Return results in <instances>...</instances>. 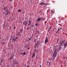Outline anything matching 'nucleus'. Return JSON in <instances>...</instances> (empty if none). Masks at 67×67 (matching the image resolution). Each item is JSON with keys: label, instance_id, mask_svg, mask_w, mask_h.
Instances as JSON below:
<instances>
[{"label": "nucleus", "instance_id": "obj_1", "mask_svg": "<svg viewBox=\"0 0 67 67\" xmlns=\"http://www.w3.org/2000/svg\"><path fill=\"white\" fill-rule=\"evenodd\" d=\"M43 17H41V18H38L37 20V22H40V21H41V20H43Z\"/></svg>", "mask_w": 67, "mask_h": 67}, {"label": "nucleus", "instance_id": "obj_2", "mask_svg": "<svg viewBox=\"0 0 67 67\" xmlns=\"http://www.w3.org/2000/svg\"><path fill=\"white\" fill-rule=\"evenodd\" d=\"M65 41L64 40L62 41H61V42L60 43V45H61V46H63V44L65 43Z\"/></svg>", "mask_w": 67, "mask_h": 67}, {"label": "nucleus", "instance_id": "obj_3", "mask_svg": "<svg viewBox=\"0 0 67 67\" xmlns=\"http://www.w3.org/2000/svg\"><path fill=\"white\" fill-rule=\"evenodd\" d=\"M63 46H64V47L65 48L66 47H67V43L66 42L65 43H64L63 44Z\"/></svg>", "mask_w": 67, "mask_h": 67}, {"label": "nucleus", "instance_id": "obj_4", "mask_svg": "<svg viewBox=\"0 0 67 67\" xmlns=\"http://www.w3.org/2000/svg\"><path fill=\"white\" fill-rule=\"evenodd\" d=\"M27 22H28V21H24L23 22V23L24 25H27Z\"/></svg>", "mask_w": 67, "mask_h": 67}, {"label": "nucleus", "instance_id": "obj_5", "mask_svg": "<svg viewBox=\"0 0 67 67\" xmlns=\"http://www.w3.org/2000/svg\"><path fill=\"white\" fill-rule=\"evenodd\" d=\"M29 24L28 25H27L29 26V25H31V24L32 23V20H29Z\"/></svg>", "mask_w": 67, "mask_h": 67}, {"label": "nucleus", "instance_id": "obj_6", "mask_svg": "<svg viewBox=\"0 0 67 67\" xmlns=\"http://www.w3.org/2000/svg\"><path fill=\"white\" fill-rule=\"evenodd\" d=\"M48 41V39L47 38H46L45 40V42L44 43L45 44V43H46Z\"/></svg>", "mask_w": 67, "mask_h": 67}, {"label": "nucleus", "instance_id": "obj_7", "mask_svg": "<svg viewBox=\"0 0 67 67\" xmlns=\"http://www.w3.org/2000/svg\"><path fill=\"white\" fill-rule=\"evenodd\" d=\"M52 26H51L49 27V28L48 30V32H49L50 30H51V29H52Z\"/></svg>", "mask_w": 67, "mask_h": 67}, {"label": "nucleus", "instance_id": "obj_8", "mask_svg": "<svg viewBox=\"0 0 67 67\" xmlns=\"http://www.w3.org/2000/svg\"><path fill=\"white\" fill-rule=\"evenodd\" d=\"M34 57H35V52H34V53L33 54V55L32 57V58H34Z\"/></svg>", "mask_w": 67, "mask_h": 67}, {"label": "nucleus", "instance_id": "obj_9", "mask_svg": "<svg viewBox=\"0 0 67 67\" xmlns=\"http://www.w3.org/2000/svg\"><path fill=\"white\" fill-rule=\"evenodd\" d=\"M12 41H14L15 42L16 41V40L15 39V38L14 37H13V39H12Z\"/></svg>", "mask_w": 67, "mask_h": 67}, {"label": "nucleus", "instance_id": "obj_10", "mask_svg": "<svg viewBox=\"0 0 67 67\" xmlns=\"http://www.w3.org/2000/svg\"><path fill=\"white\" fill-rule=\"evenodd\" d=\"M55 55H57V53H56V50H55V51H54V53L53 54V56H54Z\"/></svg>", "mask_w": 67, "mask_h": 67}, {"label": "nucleus", "instance_id": "obj_11", "mask_svg": "<svg viewBox=\"0 0 67 67\" xmlns=\"http://www.w3.org/2000/svg\"><path fill=\"white\" fill-rule=\"evenodd\" d=\"M7 9V7H4L3 8V10H4L5 11H6V10H6V9Z\"/></svg>", "mask_w": 67, "mask_h": 67}, {"label": "nucleus", "instance_id": "obj_12", "mask_svg": "<svg viewBox=\"0 0 67 67\" xmlns=\"http://www.w3.org/2000/svg\"><path fill=\"white\" fill-rule=\"evenodd\" d=\"M40 5H45L46 4L44 3L43 2H42L40 4Z\"/></svg>", "mask_w": 67, "mask_h": 67}, {"label": "nucleus", "instance_id": "obj_13", "mask_svg": "<svg viewBox=\"0 0 67 67\" xmlns=\"http://www.w3.org/2000/svg\"><path fill=\"white\" fill-rule=\"evenodd\" d=\"M60 30V29H58L57 31V32H56V33L57 34V33H59V31Z\"/></svg>", "mask_w": 67, "mask_h": 67}, {"label": "nucleus", "instance_id": "obj_14", "mask_svg": "<svg viewBox=\"0 0 67 67\" xmlns=\"http://www.w3.org/2000/svg\"><path fill=\"white\" fill-rule=\"evenodd\" d=\"M36 32L37 33V34H38V35L39 34V31L38 30H37L36 31Z\"/></svg>", "mask_w": 67, "mask_h": 67}, {"label": "nucleus", "instance_id": "obj_15", "mask_svg": "<svg viewBox=\"0 0 67 67\" xmlns=\"http://www.w3.org/2000/svg\"><path fill=\"white\" fill-rule=\"evenodd\" d=\"M18 64V61H15L14 62V64Z\"/></svg>", "mask_w": 67, "mask_h": 67}, {"label": "nucleus", "instance_id": "obj_16", "mask_svg": "<svg viewBox=\"0 0 67 67\" xmlns=\"http://www.w3.org/2000/svg\"><path fill=\"white\" fill-rule=\"evenodd\" d=\"M31 38H32L31 37L30 38L28 39V40H27V42H29L31 40Z\"/></svg>", "mask_w": 67, "mask_h": 67}, {"label": "nucleus", "instance_id": "obj_17", "mask_svg": "<svg viewBox=\"0 0 67 67\" xmlns=\"http://www.w3.org/2000/svg\"><path fill=\"white\" fill-rule=\"evenodd\" d=\"M26 54V53H25V52H24L23 53H22V55H25Z\"/></svg>", "mask_w": 67, "mask_h": 67}, {"label": "nucleus", "instance_id": "obj_18", "mask_svg": "<svg viewBox=\"0 0 67 67\" xmlns=\"http://www.w3.org/2000/svg\"><path fill=\"white\" fill-rule=\"evenodd\" d=\"M34 26V25H31V26H30L29 29H32L31 26Z\"/></svg>", "mask_w": 67, "mask_h": 67}, {"label": "nucleus", "instance_id": "obj_19", "mask_svg": "<svg viewBox=\"0 0 67 67\" xmlns=\"http://www.w3.org/2000/svg\"><path fill=\"white\" fill-rule=\"evenodd\" d=\"M37 43H36V44H37V45H38V44H40V42H39V41H37Z\"/></svg>", "mask_w": 67, "mask_h": 67}, {"label": "nucleus", "instance_id": "obj_20", "mask_svg": "<svg viewBox=\"0 0 67 67\" xmlns=\"http://www.w3.org/2000/svg\"><path fill=\"white\" fill-rule=\"evenodd\" d=\"M10 14V13H9V12H8V13H6V14H5V15H8V14Z\"/></svg>", "mask_w": 67, "mask_h": 67}, {"label": "nucleus", "instance_id": "obj_21", "mask_svg": "<svg viewBox=\"0 0 67 67\" xmlns=\"http://www.w3.org/2000/svg\"><path fill=\"white\" fill-rule=\"evenodd\" d=\"M63 46H61V45H60V47H59V50H60L61 49V48H62V47Z\"/></svg>", "mask_w": 67, "mask_h": 67}, {"label": "nucleus", "instance_id": "obj_22", "mask_svg": "<svg viewBox=\"0 0 67 67\" xmlns=\"http://www.w3.org/2000/svg\"><path fill=\"white\" fill-rule=\"evenodd\" d=\"M23 29H21L20 30V32H23Z\"/></svg>", "mask_w": 67, "mask_h": 67}, {"label": "nucleus", "instance_id": "obj_23", "mask_svg": "<svg viewBox=\"0 0 67 67\" xmlns=\"http://www.w3.org/2000/svg\"><path fill=\"white\" fill-rule=\"evenodd\" d=\"M21 10H20V9H19L18 10V13L19 12H21Z\"/></svg>", "mask_w": 67, "mask_h": 67}, {"label": "nucleus", "instance_id": "obj_24", "mask_svg": "<svg viewBox=\"0 0 67 67\" xmlns=\"http://www.w3.org/2000/svg\"><path fill=\"white\" fill-rule=\"evenodd\" d=\"M56 56H57L56 55H56H54L53 56V57H56Z\"/></svg>", "mask_w": 67, "mask_h": 67}, {"label": "nucleus", "instance_id": "obj_25", "mask_svg": "<svg viewBox=\"0 0 67 67\" xmlns=\"http://www.w3.org/2000/svg\"><path fill=\"white\" fill-rule=\"evenodd\" d=\"M5 11H7L6 12V13H8L9 12V11L8 10H5Z\"/></svg>", "mask_w": 67, "mask_h": 67}, {"label": "nucleus", "instance_id": "obj_26", "mask_svg": "<svg viewBox=\"0 0 67 67\" xmlns=\"http://www.w3.org/2000/svg\"><path fill=\"white\" fill-rule=\"evenodd\" d=\"M14 55H11V57H12L13 58V57H14Z\"/></svg>", "mask_w": 67, "mask_h": 67}, {"label": "nucleus", "instance_id": "obj_27", "mask_svg": "<svg viewBox=\"0 0 67 67\" xmlns=\"http://www.w3.org/2000/svg\"><path fill=\"white\" fill-rule=\"evenodd\" d=\"M12 58H13L12 57H10V58L9 59H12Z\"/></svg>", "mask_w": 67, "mask_h": 67}, {"label": "nucleus", "instance_id": "obj_28", "mask_svg": "<svg viewBox=\"0 0 67 67\" xmlns=\"http://www.w3.org/2000/svg\"><path fill=\"white\" fill-rule=\"evenodd\" d=\"M37 44H36L35 46V48H36V46H37Z\"/></svg>", "mask_w": 67, "mask_h": 67}, {"label": "nucleus", "instance_id": "obj_29", "mask_svg": "<svg viewBox=\"0 0 67 67\" xmlns=\"http://www.w3.org/2000/svg\"><path fill=\"white\" fill-rule=\"evenodd\" d=\"M35 25L36 26H37L38 24H36Z\"/></svg>", "mask_w": 67, "mask_h": 67}, {"label": "nucleus", "instance_id": "obj_30", "mask_svg": "<svg viewBox=\"0 0 67 67\" xmlns=\"http://www.w3.org/2000/svg\"><path fill=\"white\" fill-rule=\"evenodd\" d=\"M3 60H2L1 61V63H2V62H3Z\"/></svg>", "mask_w": 67, "mask_h": 67}, {"label": "nucleus", "instance_id": "obj_31", "mask_svg": "<svg viewBox=\"0 0 67 67\" xmlns=\"http://www.w3.org/2000/svg\"><path fill=\"white\" fill-rule=\"evenodd\" d=\"M27 30H29V27H28L27 28Z\"/></svg>", "mask_w": 67, "mask_h": 67}, {"label": "nucleus", "instance_id": "obj_32", "mask_svg": "<svg viewBox=\"0 0 67 67\" xmlns=\"http://www.w3.org/2000/svg\"><path fill=\"white\" fill-rule=\"evenodd\" d=\"M27 49H28V50H29V49H30V48H29L28 47V48H27Z\"/></svg>", "mask_w": 67, "mask_h": 67}, {"label": "nucleus", "instance_id": "obj_33", "mask_svg": "<svg viewBox=\"0 0 67 67\" xmlns=\"http://www.w3.org/2000/svg\"><path fill=\"white\" fill-rule=\"evenodd\" d=\"M34 51H35V52H36L37 51H36V49H35V50H34Z\"/></svg>", "mask_w": 67, "mask_h": 67}, {"label": "nucleus", "instance_id": "obj_34", "mask_svg": "<svg viewBox=\"0 0 67 67\" xmlns=\"http://www.w3.org/2000/svg\"><path fill=\"white\" fill-rule=\"evenodd\" d=\"M21 35V34H18V35Z\"/></svg>", "mask_w": 67, "mask_h": 67}, {"label": "nucleus", "instance_id": "obj_35", "mask_svg": "<svg viewBox=\"0 0 67 67\" xmlns=\"http://www.w3.org/2000/svg\"><path fill=\"white\" fill-rule=\"evenodd\" d=\"M14 29H16V27H14Z\"/></svg>", "mask_w": 67, "mask_h": 67}, {"label": "nucleus", "instance_id": "obj_36", "mask_svg": "<svg viewBox=\"0 0 67 67\" xmlns=\"http://www.w3.org/2000/svg\"><path fill=\"white\" fill-rule=\"evenodd\" d=\"M55 59V57H53V59Z\"/></svg>", "mask_w": 67, "mask_h": 67}, {"label": "nucleus", "instance_id": "obj_37", "mask_svg": "<svg viewBox=\"0 0 67 67\" xmlns=\"http://www.w3.org/2000/svg\"><path fill=\"white\" fill-rule=\"evenodd\" d=\"M28 46H29L26 45L25 46V48H26V47H27Z\"/></svg>", "mask_w": 67, "mask_h": 67}, {"label": "nucleus", "instance_id": "obj_38", "mask_svg": "<svg viewBox=\"0 0 67 67\" xmlns=\"http://www.w3.org/2000/svg\"><path fill=\"white\" fill-rule=\"evenodd\" d=\"M48 11H49V10H47V13L48 12Z\"/></svg>", "mask_w": 67, "mask_h": 67}, {"label": "nucleus", "instance_id": "obj_39", "mask_svg": "<svg viewBox=\"0 0 67 67\" xmlns=\"http://www.w3.org/2000/svg\"><path fill=\"white\" fill-rule=\"evenodd\" d=\"M30 56H31V54H32V53H30Z\"/></svg>", "mask_w": 67, "mask_h": 67}, {"label": "nucleus", "instance_id": "obj_40", "mask_svg": "<svg viewBox=\"0 0 67 67\" xmlns=\"http://www.w3.org/2000/svg\"><path fill=\"white\" fill-rule=\"evenodd\" d=\"M11 27H10L9 28V30H11Z\"/></svg>", "mask_w": 67, "mask_h": 67}, {"label": "nucleus", "instance_id": "obj_41", "mask_svg": "<svg viewBox=\"0 0 67 67\" xmlns=\"http://www.w3.org/2000/svg\"><path fill=\"white\" fill-rule=\"evenodd\" d=\"M9 1H12V0H8Z\"/></svg>", "mask_w": 67, "mask_h": 67}, {"label": "nucleus", "instance_id": "obj_42", "mask_svg": "<svg viewBox=\"0 0 67 67\" xmlns=\"http://www.w3.org/2000/svg\"><path fill=\"white\" fill-rule=\"evenodd\" d=\"M17 38H18V37H16V38H15L16 40V39H17Z\"/></svg>", "mask_w": 67, "mask_h": 67}, {"label": "nucleus", "instance_id": "obj_43", "mask_svg": "<svg viewBox=\"0 0 67 67\" xmlns=\"http://www.w3.org/2000/svg\"><path fill=\"white\" fill-rule=\"evenodd\" d=\"M40 67H42V65H40Z\"/></svg>", "mask_w": 67, "mask_h": 67}, {"label": "nucleus", "instance_id": "obj_44", "mask_svg": "<svg viewBox=\"0 0 67 67\" xmlns=\"http://www.w3.org/2000/svg\"><path fill=\"white\" fill-rule=\"evenodd\" d=\"M57 41H59V40H58V39L57 40Z\"/></svg>", "mask_w": 67, "mask_h": 67}, {"label": "nucleus", "instance_id": "obj_45", "mask_svg": "<svg viewBox=\"0 0 67 67\" xmlns=\"http://www.w3.org/2000/svg\"><path fill=\"white\" fill-rule=\"evenodd\" d=\"M20 54H21L22 55V53H20Z\"/></svg>", "mask_w": 67, "mask_h": 67}, {"label": "nucleus", "instance_id": "obj_46", "mask_svg": "<svg viewBox=\"0 0 67 67\" xmlns=\"http://www.w3.org/2000/svg\"><path fill=\"white\" fill-rule=\"evenodd\" d=\"M35 42H36V40H35Z\"/></svg>", "mask_w": 67, "mask_h": 67}, {"label": "nucleus", "instance_id": "obj_47", "mask_svg": "<svg viewBox=\"0 0 67 67\" xmlns=\"http://www.w3.org/2000/svg\"><path fill=\"white\" fill-rule=\"evenodd\" d=\"M51 64V62H49V64Z\"/></svg>", "mask_w": 67, "mask_h": 67}, {"label": "nucleus", "instance_id": "obj_48", "mask_svg": "<svg viewBox=\"0 0 67 67\" xmlns=\"http://www.w3.org/2000/svg\"><path fill=\"white\" fill-rule=\"evenodd\" d=\"M7 26H8L7 25H6L5 26V27H7Z\"/></svg>", "mask_w": 67, "mask_h": 67}, {"label": "nucleus", "instance_id": "obj_49", "mask_svg": "<svg viewBox=\"0 0 67 67\" xmlns=\"http://www.w3.org/2000/svg\"><path fill=\"white\" fill-rule=\"evenodd\" d=\"M51 11L52 12H53V10H51Z\"/></svg>", "mask_w": 67, "mask_h": 67}, {"label": "nucleus", "instance_id": "obj_50", "mask_svg": "<svg viewBox=\"0 0 67 67\" xmlns=\"http://www.w3.org/2000/svg\"><path fill=\"white\" fill-rule=\"evenodd\" d=\"M57 43H58V41H57Z\"/></svg>", "mask_w": 67, "mask_h": 67}, {"label": "nucleus", "instance_id": "obj_51", "mask_svg": "<svg viewBox=\"0 0 67 67\" xmlns=\"http://www.w3.org/2000/svg\"><path fill=\"white\" fill-rule=\"evenodd\" d=\"M27 67H29V65L27 66Z\"/></svg>", "mask_w": 67, "mask_h": 67}, {"label": "nucleus", "instance_id": "obj_52", "mask_svg": "<svg viewBox=\"0 0 67 67\" xmlns=\"http://www.w3.org/2000/svg\"><path fill=\"white\" fill-rule=\"evenodd\" d=\"M3 44H5V42H3Z\"/></svg>", "mask_w": 67, "mask_h": 67}, {"label": "nucleus", "instance_id": "obj_53", "mask_svg": "<svg viewBox=\"0 0 67 67\" xmlns=\"http://www.w3.org/2000/svg\"><path fill=\"white\" fill-rule=\"evenodd\" d=\"M47 63L48 64V61L47 62Z\"/></svg>", "mask_w": 67, "mask_h": 67}, {"label": "nucleus", "instance_id": "obj_54", "mask_svg": "<svg viewBox=\"0 0 67 67\" xmlns=\"http://www.w3.org/2000/svg\"><path fill=\"white\" fill-rule=\"evenodd\" d=\"M20 32H18V34H20Z\"/></svg>", "mask_w": 67, "mask_h": 67}, {"label": "nucleus", "instance_id": "obj_55", "mask_svg": "<svg viewBox=\"0 0 67 67\" xmlns=\"http://www.w3.org/2000/svg\"><path fill=\"white\" fill-rule=\"evenodd\" d=\"M36 52H38V51H36Z\"/></svg>", "mask_w": 67, "mask_h": 67}, {"label": "nucleus", "instance_id": "obj_56", "mask_svg": "<svg viewBox=\"0 0 67 67\" xmlns=\"http://www.w3.org/2000/svg\"><path fill=\"white\" fill-rule=\"evenodd\" d=\"M60 29L61 30H62V28H61Z\"/></svg>", "mask_w": 67, "mask_h": 67}, {"label": "nucleus", "instance_id": "obj_57", "mask_svg": "<svg viewBox=\"0 0 67 67\" xmlns=\"http://www.w3.org/2000/svg\"><path fill=\"white\" fill-rule=\"evenodd\" d=\"M46 38H47V37H46Z\"/></svg>", "mask_w": 67, "mask_h": 67}, {"label": "nucleus", "instance_id": "obj_58", "mask_svg": "<svg viewBox=\"0 0 67 67\" xmlns=\"http://www.w3.org/2000/svg\"><path fill=\"white\" fill-rule=\"evenodd\" d=\"M4 13H5V12H4Z\"/></svg>", "mask_w": 67, "mask_h": 67}, {"label": "nucleus", "instance_id": "obj_59", "mask_svg": "<svg viewBox=\"0 0 67 67\" xmlns=\"http://www.w3.org/2000/svg\"><path fill=\"white\" fill-rule=\"evenodd\" d=\"M53 31H54V29H53Z\"/></svg>", "mask_w": 67, "mask_h": 67}, {"label": "nucleus", "instance_id": "obj_60", "mask_svg": "<svg viewBox=\"0 0 67 67\" xmlns=\"http://www.w3.org/2000/svg\"><path fill=\"white\" fill-rule=\"evenodd\" d=\"M41 12V11H40V12Z\"/></svg>", "mask_w": 67, "mask_h": 67}, {"label": "nucleus", "instance_id": "obj_61", "mask_svg": "<svg viewBox=\"0 0 67 67\" xmlns=\"http://www.w3.org/2000/svg\"><path fill=\"white\" fill-rule=\"evenodd\" d=\"M20 32H21V33H22V31H20Z\"/></svg>", "mask_w": 67, "mask_h": 67}, {"label": "nucleus", "instance_id": "obj_62", "mask_svg": "<svg viewBox=\"0 0 67 67\" xmlns=\"http://www.w3.org/2000/svg\"><path fill=\"white\" fill-rule=\"evenodd\" d=\"M4 39H3V41H4Z\"/></svg>", "mask_w": 67, "mask_h": 67}, {"label": "nucleus", "instance_id": "obj_63", "mask_svg": "<svg viewBox=\"0 0 67 67\" xmlns=\"http://www.w3.org/2000/svg\"><path fill=\"white\" fill-rule=\"evenodd\" d=\"M30 18H31V17H30Z\"/></svg>", "mask_w": 67, "mask_h": 67}, {"label": "nucleus", "instance_id": "obj_64", "mask_svg": "<svg viewBox=\"0 0 67 67\" xmlns=\"http://www.w3.org/2000/svg\"><path fill=\"white\" fill-rule=\"evenodd\" d=\"M3 14H4V13H3Z\"/></svg>", "mask_w": 67, "mask_h": 67}]
</instances>
